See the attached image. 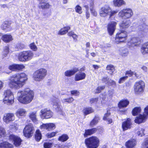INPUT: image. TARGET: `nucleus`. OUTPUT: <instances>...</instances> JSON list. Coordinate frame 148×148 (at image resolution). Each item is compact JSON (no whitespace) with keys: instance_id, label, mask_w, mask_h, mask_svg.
Segmentation results:
<instances>
[{"instance_id":"1","label":"nucleus","mask_w":148,"mask_h":148,"mask_svg":"<svg viewBox=\"0 0 148 148\" xmlns=\"http://www.w3.org/2000/svg\"><path fill=\"white\" fill-rule=\"evenodd\" d=\"M27 79V75L25 73H16L9 77V86L12 89H19L25 84Z\"/></svg>"},{"instance_id":"2","label":"nucleus","mask_w":148,"mask_h":148,"mask_svg":"<svg viewBox=\"0 0 148 148\" xmlns=\"http://www.w3.org/2000/svg\"><path fill=\"white\" fill-rule=\"evenodd\" d=\"M34 96L33 91L29 88H26L22 90H19L17 93V99L21 103L27 104L33 100Z\"/></svg>"},{"instance_id":"3","label":"nucleus","mask_w":148,"mask_h":148,"mask_svg":"<svg viewBox=\"0 0 148 148\" xmlns=\"http://www.w3.org/2000/svg\"><path fill=\"white\" fill-rule=\"evenodd\" d=\"M47 71L44 68L40 69L34 72L33 74V79L37 82L42 81L47 75Z\"/></svg>"},{"instance_id":"4","label":"nucleus","mask_w":148,"mask_h":148,"mask_svg":"<svg viewBox=\"0 0 148 148\" xmlns=\"http://www.w3.org/2000/svg\"><path fill=\"white\" fill-rule=\"evenodd\" d=\"M34 56L33 52L30 50L20 52L18 56V59L21 62H27L31 60Z\"/></svg>"},{"instance_id":"5","label":"nucleus","mask_w":148,"mask_h":148,"mask_svg":"<svg viewBox=\"0 0 148 148\" xmlns=\"http://www.w3.org/2000/svg\"><path fill=\"white\" fill-rule=\"evenodd\" d=\"M99 140L96 136H92L86 139L85 143L88 148H97L99 144Z\"/></svg>"},{"instance_id":"6","label":"nucleus","mask_w":148,"mask_h":148,"mask_svg":"<svg viewBox=\"0 0 148 148\" xmlns=\"http://www.w3.org/2000/svg\"><path fill=\"white\" fill-rule=\"evenodd\" d=\"M3 102L7 105L12 104L14 102V97L13 92L10 90L5 91L4 93Z\"/></svg>"},{"instance_id":"7","label":"nucleus","mask_w":148,"mask_h":148,"mask_svg":"<svg viewBox=\"0 0 148 148\" xmlns=\"http://www.w3.org/2000/svg\"><path fill=\"white\" fill-rule=\"evenodd\" d=\"M133 14V12L132 9L127 8L120 10L118 13V16L122 19H126L131 18Z\"/></svg>"},{"instance_id":"8","label":"nucleus","mask_w":148,"mask_h":148,"mask_svg":"<svg viewBox=\"0 0 148 148\" xmlns=\"http://www.w3.org/2000/svg\"><path fill=\"white\" fill-rule=\"evenodd\" d=\"M127 34L126 31H120L116 34L115 42L117 44L124 42L127 40Z\"/></svg>"},{"instance_id":"9","label":"nucleus","mask_w":148,"mask_h":148,"mask_svg":"<svg viewBox=\"0 0 148 148\" xmlns=\"http://www.w3.org/2000/svg\"><path fill=\"white\" fill-rule=\"evenodd\" d=\"M148 118V106L144 109L143 114H140L136 118L134 121L136 123L139 124L145 122Z\"/></svg>"},{"instance_id":"10","label":"nucleus","mask_w":148,"mask_h":148,"mask_svg":"<svg viewBox=\"0 0 148 148\" xmlns=\"http://www.w3.org/2000/svg\"><path fill=\"white\" fill-rule=\"evenodd\" d=\"M34 129L33 125L29 123L26 125L23 130V134L26 138L31 137L34 133Z\"/></svg>"},{"instance_id":"11","label":"nucleus","mask_w":148,"mask_h":148,"mask_svg":"<svg viewBox=\"0 0 148 148\" xmlns=\"http://www.w3.org/2000/svg\"><path fill=\"white\" fill-rule=\"evenodd\" d=\"M145 83L143 81H140L136 82L134 86L135 92L136 94L142 92L145 87Z\"/></svg>"},{"instance_id":"12","label":"nucleus","mask_w":148,"mask_h":148,"mask_svg":"<svg viewBox=\"0 0 148 148\" xmlns=\"http://www.w3.org/2000/svg\"><path fill=\"white\" fill-rule=\"evenodd\" d=\"M40 113V116L43 119H49L52 117L53 115V113L52 111L48 109L41 110Z\"/></svg>"},{"instance_id":"13","label":"nucleus","mask_w":148,"mask_h":148,"mask_svg":"<svg viewBox=\"0 0 148 148\" xmlns=\"http://www.w3.org/2000/svg\"><path fill=\"white\" fill-rule=\"evenodd\" d=\"M110 8L108 5H105L101 7L99 10L100 16L102 17L107 16L110 12Z\"/></svg>"},{"instance_id":"14","label":"nucleus","mask_w":148,"mask_h":148,"mask_svg":"<svg viewBox=\"0 0 148 148\" xmlns=\"http://www.w3.org/2000/svg\"><path fill=\"white\" fill-rule=\"evenodd\" d=\"M139 38L134 36L131 37L128 40V45L130 47L138 46L140 43Z\"/></svg>"},{"instance_id":"15","label":"nucleus","mask_w":148,"mask_h":148,"mask_svg":"<svg viewBox=\"0 0 148 148\" xmlns=\"http://www.w3.org/2000/svg\"><path fill=\"white\" fill-rule=\"evenodd\" d=\"M9 139L14 142V145L16 147H18L21 145L22 140L18 136L13 134L10 135Z\"/></svg>"},{"instance_id":"16","label":"nucleus","mask_w":148,"mask_h":148,"mask_svg":"<svg viewBox=\"0 0 148 148\" xmlns=\"http://www.w3.org/2000/svg\"><path fill=\"white\" fill-rule=\"evenodd\" d=\"M116 23L114 21H111L108 24L107 29L110 35L111 36L114 34L116 29Z\"/></svg>"},{"instance_id":"17","label":"nucleus","mask_w":148,"mask_h":148,"mask_svg":"<svg viewBox=\"0 0 148 148\" xmlns=\"http://www.w3.org/2000/svg\"><path fill=\"white\" fill-rule=\"evenodd\" d=\"M15 116L14 114L12 113H8L5 114L3 118L4 121L6 123L15 120Z\"/></svg>"},{"instance_id":"18","label":"nucleus","mask_w":148,"mask_h":148,"mask_svg":"<svg viewBox=\"0 0 148 148\" xmlns=\"http://www.w3.org/2000/svg\"><path fill=\"white\" fill-rule=\"evenodd\" d=\"M53 105L55 108L56 111L59 114L63 116L65 115V113L63 111V108L60 103L57 101H53Z\"/></svg>"},{"instance_id":"19","label":"nucleus","mask_w":148,"mask_h":148,"mask_svg":"<svg viewBox=\"0 0 148 148\" xmlns=\"http://www.w3.org/2000/svg\"><path fill=\"white\" fill-rule=\"evenodd\" d=\"M132 123L131 119L128 118L122 123V127L123 130L125 131L130 129L132 127Z\"/></svg>"},{"instance_id":"20","label":"nucleus","mask_w":148,"mask_h":148,"mask_svg":"<svg viewBox=\"0 0 148 148\" xmlns=\"http://www.w3.org/2000/svg\"><path fill=\"white\" fill-rule=\"evenodd\" d=\"M41 129H46L48 131H50L55 128V125L52 123L43 124L40 126Z\"/></svg>"},{"instance_id":"21","label":"nucleus","mask_w":148,"mask_h":148,"mask_svg":"<svg viewBox=\"0 0 148 148\" xmlns=\"http://www.w3.org/2000/svg\"><path fill=\"white\" fill-rule=\"evenodd\" d=\"M138 31L141 34L143 35L148 32V25L145 24H143L141 25L138 26Z\"/></svg>"},{"instance_id":"22","label":"nucleus","mask_w":148,"mask_h":148,"mask_svg":"<svg viewBox=\"0 0 148 148\" xmlns=\"http://www.w3.org/2000/svg\"><path fill=\"white\" fill-rule=\"evenodd\" d=\"M26 111L23 108H20L17 110L15 114L19 118H22L25 116Z\"/></svg>"},{"instance_id":"23","label":"nucleus","mask_w":148,"mask_h":148,"mask_svg":"<svg viewBox=\"0 0 148 148\" xmlns=\"http://www.w3.org/2000/svg\"><path fill=\"white\" fill-rule=\"evenodd\" d=\"M136 144V142L135 140L131 139L126 142L125 145L127 148H133Z\"/></svg>"},{"instance_id":"24","label":"nucleus","mask_w":148,"mask_h":148,"mask_svg":"<svg viewBox=\"0 0 148 148\" xmlns=\"http://www.w3.org/2000/svg\"><path fill=\"white\" fill-rule=\"evenodd\" d=\"M86 74L83 72H79L77 73L75 77V81H78L84 79L86 77Z\"/></svg>"},{"instance_id":"25","label":"nucleus","mask_w":148,"mask_h":148,"mask_svg":"<svg viewBox=\"0 0 148 148\" xmlns=\"http://www.w3.org/2000/svg\"><path fill=\"white\" fill-rule=\"evenodd\" d=\"M1 39L4 42L6 43L12 41L13 39L12 36L10 34H5L3 35Z\"/></svg>"},{"instance_id":"26","label":"nucleus","mask_w":148,"mask_h":148,"mask_svg":"<svg viewBox=\"0 0 148 148\" xmlns=\"http://www.w3.org/2000/svg\"><path fill=\"white\" fill-rule=\"evenodd\" d=\"M113 3L114 5L116 7H121L126 4L123 0H113Z\"/></svg>"},{"instance_id":"27","label":"nucleus","mask_w":148,"mask_h":148,"mask_svg":"<svg viewBox=\"0 0 148 148\" xmlns=\"http://www.w3.org/2000/svg\"><path fill=\"white\" fill-rule=\"evenodd\" d=\"M78 71V69L75 68L73 69L66 71L64 73V75L66 76L70 77L74 75Z\"/></svg>"},{"instance_id":"28","label":"nucleus","mask_w":148,"mask_h":148,"mask_svg":"<svg viewBox=\"0 0 148 148\" xmlns=\"http://www.w3.org/2000/svg\"><path fill=\"white\" fill-rule=\"evenodd\" d=\"M130 21L129 20L123 21L120 24V28L122 29H125L129 27L131 24Z\"/></svg>"},{"instance_id":"29","label":"nucleus","mask_w":148,"mask_h":148,"mask_svg":"<svg viewBox=\"0 0 148 148\" xmlns=\"http://www.w3.org/2000/svg\"><path fill=\"white\" fill-rule=\"evenodd\" d=\"M106 69L108 71V73L110 75H112L114 73L115 69L114 66L112 64L108 65Z\"/></svg>"},{"instance_id":"30","label":"nucleus","mask_w":148,"mask_h":148,"mask_svg":"<svg viewBox=\"0 0 148 148\" xmlns=\"http://www.w3.org/2000/svg\"><path fill=\"white\" fill-rule=\"evenodd\" d=\"M1 28L3 30L7 29L8 31H10L12 29L10 24L8 22H5L3 23L1 26Z\"/></svg>"},{"instance_id":"31","label":"nucleus","mask_w":148,"mask_h":148,"mask_svg":"<svg viewBox=\"0 0 148 148\" xmlns=\"http://www.w3.org/2000/svg\"><path fill=\"white\" fill-rule=\"evenodd\" d=\"M97 130V129L96 128H93L91 129L86 130L84 134V136L85 137H86L88 135H90L95 132Z\"/></svg>"},{"instance_id":"32","label":"nucleus","mask_w":148,"mask_h":148,"mask_svg":"<svg viewBox=\"0 0 148 148\" xmlns=\"http://www.w3.org/2000/svg\"><path fill=\"white\" fill-rule=\"evenodd\" d=\"M129 103V101L127 100H122L119 103L118 107L120 108L126 107L128 105Z\"/></svg>"},{"instance_id":"33","label":"nucleus","mask_w":148,"mask_h":148,"mask_svg":"<svg viewBox=\"0 0 148 148\" xmlns=\"http://www.w3.org/2000/svg\"><path fill=\"white\" fill-rule=\"evenodd\" d=\"M0 148H13L11 144L8 142H4L0 143Z\"/></svg>"},{"instance_id":"34","label":"nucleus","mask_w":148,"mask_h":148,"mask_svg":"<svg viewBox=\"0 0 148 148\" xmlns=\"http://www.w3.org/2000/svg\"><path fill=\"white\" fill-rule=\"evenodd\" d=\"M110 113L109 110H108L107 113L105 114L103 118V119L104 120L107 121V123L108 124H110L112 122V120L111 119L108 118V117L110 116Z\"/></svg>"},{"instance_id":"35","label":"nucleus","mask_w":148,"mask_h":148,"mask_svg":"<svg viewBox=\"0 0 148 148\" xmlns=\"http://www.w3.org/2000/svg\"><path fill=\"white\" fill-rule=\"evenodd\" d=\"M82 111L84 114L86 115L94 112V110L91 107H89L84 108Z\"/></svg>"},{"instance_id":"36","label":"nucleus","mask_w":148,"mask_h":148,"mask_svg":"<svg viewBox=\"0 0 148 148\" xmlns=\"http://www.w3.org/2000/svg\"><path fill=\"white\" fill-rule=\"evenodd\" d=\"M70 29L69 26L64 27L62 28L58 32V34L59 35H63L67 33Z\"/></svg>"},{"instance_id":"37","label":"nucleus","mask_w":148,"mask_h":148,"mask_svg":"<svg viewBox=\"0 0 148 148\" xmlns=\"http://www.w3.org/2000/svg\"><path fill=\"white\" fill-rule=\"evenodd\" d=\"M141 51L143 54L148 53V42L143 45L141 49Z\"/></svg>"},{"instance_id":"38","label":"nucleus","mask_w":148,"mask_h":148,"mask_svg":"<svg viewBox=\"0 0 148 148\" xmlns=\"http://www.w3.org/2000/svg\"><path fill=\"white\" fill-rule=\"evenodd\" d=\"M74 99L72 97L63 98L61 99V101L62 103H70L72 102Z\"/></svg>"},{"instance_id":"39","label":"nucleus","mask_w":148,"mask_h":148,"mask_svg":"<svg viewBox=\"0 0 148 148\" xmlns=\"http://www.w3.org/2000/svg\"><path fill=\"white\" fill-rule=\"evenodd\" d=\"M99 119V118L98 116H95L94 119L90 122V126L91 127H93L96 125Z\"/></svg>"},{"instance_id":"40","label":"nucleus","mask_w":148,"mask_h":148,"mask_svg":"<svg viewBox=\"0 0 148 148\" xmlns=\"http://www.w3.org/2000/svg\"><path fill=\"white\" fill-rule=\"evenodd\" d=\"M36 113V112H32L30 113L29 116L31 120L32 121L35 123L37 121Z\"/></svg>"},{"instance_id":"41","label":"nucleus","mask_w":148,"mask_h":148,"mask_svg":"<svg viewBox=\"0 0 148 148\" xmlns=\"http://www.w3.org/2000/svg\"><path fill=\"white\" fill-rule=\"evenodd\" d=\"M6 135V132L5 129L0 126V139H1L4 137Z\"/></svg>"},{"instance_id":"42","label":"nucleus","mask_w":148,"mask_h":148,"mask_svg":"<svg viewBox=\"0 0 148 148\" xmlns=\"http://www.w3.org/2000/svg\"><path fill=\"white\" fill-rule=\"evenodd\" d=\"M69 138L68 136L66 134H64L60 136L58 140L62 142H64L66 141Z\"/></svg>"},{"instance_id":"43","label":"nucleus","mask_w":148,"mask_h":148,"mask_svg":"<svg viewBox=\"0 0 148 148\" xmlns=\"http://www.w3.org/2000/svg\"><path fill=\"white\" fill-rule=\"evenodd\" d=\"M35 138L37 141H40L41 138V134L39 130H38L36 131L35 135Z\"/></svg>"},{"instance_id":"44","label":"nucleus","mask_w":148,"mask_h":148,"mask_svg":"<svg viewBox=\"0 0 148 148\" xmlns=\"http://www.w3.org/2000/svg\"><path fill=\"white\" fill-rule=\"evenodd\" d=\"M145 130L144 129L142 128H139L136 134L138 136L142 137L144 136V131Z\"/></svg>"},{"instance_id":"45","label":"nucleus","mask_w":148,"mask_h":148,"mask_svg":"<svg viewBox=\"0 0 148 148\" xmlns=\"http://www.w3.org/2000/svg\"><path fill=\"white\" fill-rule=\"evenodd\" d=\"M141 108L140 107H136L132 110V114L133 115L136 116L140 113L141 111Z\"/></svg>"},{"instance_id":"46","label":"nucleus","mask_w":148,"mask_h":148,"mask_svg":"<svg viewBox=\"0 0 148 148\" xmlns=\"http://www.w3.org/2000/svg\"><path fill=\"white\" fill-rule=\"evenodd\" d=\"M105 85L98 86L95 90V92L96 93H99L102 90H103L105 88Z\"/></svg>"},{"instance_id":"47","label":"nucleus","mask_w":148,"mask_h":148,"mask_svg":"<svg viewBox=\"0 0 148 148\" xmlns=\"http://www.w3.org/2000/svg\"><path fill=\"white\" fill-rule=\"evenodd\" d=\"M133 74L136 77H139L136 74V73L133 72L131 71H127L125 73V75L128 76V77L129 76L131 77Z\"/></svg>"},{"instance_id":"48","label":"nucleus","mask_w":148,"mask_h":148,"mask_svg":"<svg viewBox=\"0 0 148 148\" xmlns=\"http://www.w3.org/2000/svg\"><path fill=\"white\" fill-rule=\"evenodd\" d=\"M75 10V12L79 14H81L82 13V8L79 5H77L76 6Z\"/></svg>"},{"instance_id":"49","label":"nucleus","mask_w":148,"mask_h":148,"mask_svg":"<svg viewBox=\"0 0 148 148\" xmlns=\"http://www.w3.org/2000/svg\"><path fill=\"white\" fill-rule=\"evenodd\" d=\"M129 54V51L127 49H124L122 51L121 53V55L123 57L127 56Z\"/></svg>"},{"instance_id":"50","label":"nucleus","mask_w":148,"mask_h":148,"mask_svg":"<svg viewBox=\"0 0 148 148\" xmlns=\"http://www.w3.org/2000/svg\"><path fill=\"white\" fill-rule=\"evenodd\" d=\"M29 47L30 49L33 51H36L37 49V47L34 42L31 43L29 45Z\"/></svg>"},{"instance_id":"51","label":"nucleus","mask_w":148,"mask_h":148,"mask_svg":"<svg viewBox=\"0 0 148 148\" xmlns=\"http://www.w3.org/2000/svg\"><path fill=\"white\" fill-rule=\"evenodd\" d=\"M52 146V143L49 142H45L44 144V147L45 148H50Z\"/></svg>"},{"instance_id":"52","label":"nucleus","mask_w":148,"mask_h":148,"mask_svg":"<svg viewBox=\"0 0 148 148\" xmlns=\"http://www.w3.org/2000/svg\"><path fill=\"white\" fill-rule=\"evenodd\" d=\"M16 71L21 70L25 68V66L22 64H16Z\"/></svg>"},{"instance_id":"53","label":"nucleus","mask_w":148,"mask_h":148,"mask_svg":"<svg viewBox=\"0 0 148 148\" xmlns=\"http://www.w3.org/2000/svg\"><path fill=\"white\" fill-rule=\"evenodd\" d=\"M8 69L12 71H16V64H12L10 65L9 66Z\"/></svg>"},{"instance_id":"54","label":"nucleus","mask_w":148,"mask_h":148,"mask_svg":"<svg viewBox=\"0 0 148 148\" xmlns=\"http://www.w3.org/2000/svg\"><path fill=\"white\" fill-rule=\"evenodd\" d=\"M9 48L8 46H5L3 51V53L5 56H6L9 53Z\"/></svg>"},{"instance_id":"55","label":"nucleus","mask_w":148,"mask_h":148,"mask_svg":"<svg viewBox=\"0 0 148 148\" xmlns=\"http://www.w3.org/2000/svg\"><path fill=\"white\" fill-rule=\"evenodd\" d=\"M56 134V132H52L47 134L46 136L48 138H51L55 136Z\"/></svg>"},{"instance_id":"56","label":"nucleus","mask_w":148,"mask_h":148,"mask_svg":"<svg viewBox=\"0 0 148 148\" xmlns=\"http://www.w3.org/2000/svg\"><path fill=\"white\" fill-rule=\"evenodd\" d=\"M90 10L91 13L92 15L95 16H97V13L95 8L93 9H92V8H91V9Z\"/></svg>"},{"instance_id":"57","label":"nucleus","mask_w":148,"mask_h":148,"mask_svg":"<svg viewBox=\"0 0 148 148\" xmlns=\"http://www.w3.org/2000/svg\"><path fill=\"white\" fill-rule=\"evenodd\" d=\"M98 97L92 98L90 100V103L91 104L97 103L98 101Z\"/></svg>"},{"instance_id":"58","label":"nucleus","mask_w":148,"mask_h":148,"mask_svg":"<svg viewBox=\"0 0 148 148\" xmlns=\"http://www.w3.org/2000/svg\"><path fill=\"white\" fill-rule=\"evenodd\" d=\"M142 145L143 147H145L147 145H148V138H146L144 142L142 143Z\"/></svg>"},{"instance_id":"59","label":"nucleus","mask_w":148,"mask_h":148,"mask_svg":"<svg viewBox=\"0 0 148 148\" xmlns=\"http://www.w3.org/2000/svg\"><path fill=\"white\" fill-rule=\"evenodd\" d=\"M128 78V76H125L121 78L119 80V82L120 84H121L123 83L124 81L126 79Z\"/></svg>"},{"instance_id":"60","label":"nucleus","mask_w":148,"mask_h":148,"mask_svg":"<svg viewBox=\"0 0 148 148\" xmlns=\"http://www.w3.org/2000/svg\"><path fill=\"white\" fill-rule=\"evenodd\" d=\"M109 80V78H108L107 76L103 77L102 79V81L103 82L106 84L108 82Z\"/></svg>"},{"instance_id":"61","label":"nucleus","mask_w":148,"mask_h":148,"mask_svg":"<svg viewBox=\"0 0 148 148\" xmlns=\"http://www.w3.org/2000/svg\"><path fill=\"white\" fill-rule=\"evenodd\" d=\"M71 94L75 96H78L79 94V91L77 90H72L71 91Z\"/></svg>"},{"instance_id":"62","label":"nucleus","mask_w":148,"mask_h":148,"mask_svg":"<svg viewBox=\"0 0 148 148\" xmlns=\"http://www.w3.org/2000/svg\"><path fill=\"white\" fill-rule=\"evenodd\" d=\"M117 12L116 11H111L110 9V11L109 14V18H110L112 16L116 14Z\"/></svg>"},{"instance_id":"63","label":"nucleus","mask_w":148,"mask_h":148,"mask_svg":"<svg viewBox=\"0 0 148 148\" xmlns=\"http://www.w3.org/2000/svg\"><path fill=\"white\" fill-rule=\"evenodd\" d=\"M108 94L107 96H109L110 98L111 99L112 95L114 94V91L113 90H109L108 92Z\"/></svg>"},{"instance_id":"64","label":"nucleus","mask_w":148,"mask_h":148,"mask_svg":"<svg viewBox=\"0 0 148 148\" xmlns=\"http://www.w3.org/2000/svg\"><path fill=\"white\" fill-rule=\"evenodd\" d=\"M90 10L91 8L93 9L95 8L94 2L93 0H91V2L90 3Z\"/></svg>"}]
</instances>
